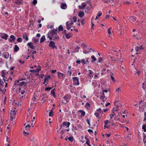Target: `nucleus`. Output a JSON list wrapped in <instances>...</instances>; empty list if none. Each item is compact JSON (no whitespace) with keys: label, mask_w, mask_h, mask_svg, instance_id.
<instances>
[{"label":"nucleus","mask_w":146,"mask_h":146,"mask_svg":"<svg viewBox=\"0 0 146 146\" xmlns=\"http://www.w3.org/2000/svg\"><path fill=\"white\" fill-rule=\"evenodd\" d=\"M57 29H54L52 31H50L47 34V37L50 40H52V37L54 35L57 34Z\"/></svg>","instance_id":"obj_1"},{"label":"nucleus","mask_w":146,"mask_h":146,"mask_svg":"<svg viewBox=\"0 0 146 146\" xmlns=\"http://www.w3.org/2000/svg\"><path fill=\"white\" fill-rule=\"evenodd\" d=\"M11 112L10 113V118L11 120L13 121V119H15V116L16 115V113L15 110H11Z\"/></svg>","instance_id":"obj_2"},{"label":"nucleus","mask_w":146,"mask_h":146,"mask_svg":"<svg viewBox=\"0 0 146 146\" xmlns=\"http://www.w3.org/2000/svg\"><path fill=\"white\" fill-rule=\"evenodd\" d=\"M72 80L75 84L77 85H78L79 84V78L78 77H74L72 78Z\"/></svg>","instance_id":"obj_3"},{"label":"nucleus","mask_w":146,"mask_h":146,"mask_svg":"<svg viewBox=\"0 0 146 146\" xmlns=\"http://www.w3.org/2000/svg\"><path fill=\"white\" fill-rule=\"evenodd\" d=\"M49 46L51 47L53 49H57V48L56 46L55 45V44L53 41H50L49 42Z\"/></svg>","instance_id":"obj_4"},{"label":"nucleus","mask_w":146,"mask_h":146,"mask_svg":"<svg viewBox=\"0 0 146 146\" xmlns=\"http://www.w3.org/2000/svg\"><path fill=\"white\" fill-rule=\"evenodd\" d=\"M70 98V96L68 95H66V96H64V100L65 101V102L63 101H62V102L63 103L66 104V103L68 102L69 101V100Z\"/></svg>","instance_id":"obj_5"},{"label":"nucleus","mask_w":146,"mask_h":146,"mask_svg":"<svg viewBox=\"0 0 146 146\" xmlns=\"http://www.w3.org/2000/svg\"><path fill=\"white\" fill-rule=\"evenodd\" d=\"M108 92L107 90H104L103 91V93L102 95L100 97V98L102 100V101L104 102V98H106V99H107V98H106V97L105 96L104 92L107 93Z\"/></svg>","instance_id":"obj_6"},{"label":"nucleus","mask_w":146,"mask_h":146,"mask_svg":"<svg viewBox=\"0 0 146 146\" xmlns=\"http://www.w3.org/2000/svg\"><path fill=\"white\" fill-rule=\"evenodd\" d=\"M0 36L2 38L5 39V40L7 39L8 35L5 33H0Z\"/></svg>","instance_id":"obj_7"},{"label":"nucleus","mask_w":146,"mask_h":146,"mask_svg":"<svg viewBox=\"0 0 146 146\" xmlns=\"http://www.w3.org/2000/svg\"><path fill=\"white\" fill-rule=\"evenodd\" d=\"M70 124V123L69 122H64L62 123V125H61V127L62 126H66V127H68Z\"/></svg>","instance_id":"obj_8"},{"label":"nucleus","mask_w":146,"mask_h":146,"mask_svg":"<svg viewBox=\"0 0 146 146\" xmlns=\"http://www.w3.org/2000/svg\"><path fill=\"white\" fill-rule=\"evenodd\" d=\"M9 54L8 52H4L2 54L3 56L5 58L7 59L9 57Z\"/></svg>","instance_id":"obj_9"},{"label":"nucleus","mask_w":146,"mask_h":146,"mask_svg":"<svg viewBox=\"0 0 146 146\" xmlns=\"http://www.w3.org/2000/svg\"><path fill=\"white\" fill-rule=\"evenodd\" d=\"M86 7V4L84 3H82L81 5H79L78 7L79 9H84Z\"/></svg>","instance_id":"obj_10"},{"label":"nucleus","mask_w":146,"mask_h":146,"mask_svg":"<svg viewBox=\"0 0 146 146\" xmlns=\"http://www.w3.org/2000/svg\"><path fill=\"white\" fill-rule=\"evenodd\" d=\"M136 19V17L134 16H131L129 19V20L131 22H135Z\"/></svg>","instance_id":"obj_11"},{"label":"nucleus","mask_w":146,"mask_h":146,"mask_svg":"<svg viewBox=\"0 0 146 146\" xmlns=\"http://www.w3.org/2000/svg\"><path fill=\"white\" fill-rule=\"evenodd\" d=\"M16 39V37L13 35L10 36L9 38V39L10 42H12L13 41Z\"/></svg>","instance_id":"obj_12"},{"label":"nucleus","mask_w":146,"mask_h":146,"mask_svg":"<svg viewBox=\"0 0 146 146\" xmlns=\"http://www.w3.org/2000/svg\"><path fill=\"white\" fill-rule=\"evenodd\" d=\"M89 71H90V72L88 75V77L91 79L93 77V76L92 75L93 72L90 70H89Z\"/></svg>","instance_id":"obj_13"},{"label":"nucleus","mask_w":146,"mask_h":146,"mask_svg":"<svg viewBox=\"0 0 146 146\" xmlns=\"http://www.w3.org/2000/svg\"><path fill=\"white\" fill-rule=\"evenodd\" d=\"M5 70H2L1 72V76L3 77V78H5V75L6 74L5 73ZM3 80L5 82H6V80L4 78H3Z\"/></svg>","instance_id":"obj_14"},{"label":"nucleus","mask_w":146,"mask_h":146,"mask_svg":"<svg viewBox=\"0 0 146 146\" xmlns=\"http://www.w3.org/2000/svg\"><path fill=\"white\" fill-rule=\"evenodd\" d=\"M67 7V6L66 3H62L61 4V8L62 9H66Z\"/></svg>","instance_id":"obj_15"},{"label":"nucleus","mask_w":146,"mask_h":146,"mask_svg":"<svg viewBox=\"0 0 146 146\" xmlns=\"http://www.w3.org/2000/svg\"><path fill=\"white\" fill-rule=\"evenodd\" d=\"M23 38L25 39L26 41H27L28 40L29 38L27 36V34L25 33L23 35Z\"/></svg>","instance_id":"obj_16"},{"label":"nucleus","mask_w":146,"mask_h":146,"mask_svg":"<svg viewBox=\"0 0 146 146\" xmlns=\"http://www.w3.org/2000/svg\"><path fill=\"white\" fill-rule=\"evenodd\" d=\"M84 15V13L83 11H80L78 14V16L80 18L83 17Z\"/></svg>","instance_id":"obj_17"},{"label":"nucleus","mask_w":146,"mask_h":146,"mask_svg":"<svg viewBox=\"0 0 146 146\" xmlns=\"http://www.w3.org/2000/svg\"><path fill=\"white\" fill-rule=\"evenodd\" d=\"M15 3L18 5H22L23 0H17L15 2Z\"/></svg>","instance_id":"obj_18"},{"label":"nucleus","mask_w":146,"mask_h":146,"mask_svg":"<svg viewBox=\"0 0 146 146\" xmlns=\"http://www.w3.org/2000/svg\"><path fill=\"white\" fill-rule=\"evenodd\" d=\"M142 48V45L140 46L139 47L137 46L135 48V50H136V52H138L139 51V50H142L143 49Z\"/></svg>","instance_id":"obj_19"},{"label":"nucleus","mask_w":146,"mask_h":146,"mask_svg":"<svg viewBox=\"0 0 146 146\" xmlns=\"http://www.w3.org/2000/svg\"><path fill=\"white\" fill-rule=\"evenodd\" d=\"M14 49V52H17L19 50V48L17 45H15V46Z\"/></svg>","instance_id":"obj_20"},{"label":"nucleus","mask_w":146,"mask_h":146,"mask_svg":"<svg viewBox=\"0 0 146 146\" xmlns=\"http://www.w3.org/2000/svg\"><path fill=\"white\" fill-rule=\"evenodd\" d=\"M27 45L32 49H34V46L33 45V44L31 42H29L27 44Z\"/></svg>","instance_id":"obj_21"},{"label":"nucleus","mask_w":146,"mask_h":146,"mask_svg":"<svg viewBox=\"0 0 146 146\" xmlns=\"http://www.w3.org/2000/svg\"><path fill=\"white\" fill-rule=\"evenodd\" d=\"M46 39L45 36L43 35L40 38V43H42Z\"/></svg>","instance_id":"obj_22"},{"label":"nucleus","mask_w":146,"mask_h":146,"mask_svg":"<svg viewBox=\"0 0 146 146\" xmlns=\"http://www.w3.org/2000/svg\"><path fill=\"white\" fill-rule=\"evenodd\" d=\"M78 111L80 113H81V115L82 116H84L85 115V112L82 110H80Z\"/></svg>","instance_id":"obj_23"},{"label":"nucleus","mask_w":146,"mask_h":146,"mask_svg":"<svg viewBox=\"0 0 146 146\" xmlns=\"http://www.w3.org/2000/svg\"><path fill=\"white\" fill-rule=\"evenodd\" d=\"M58 76L60 78H62L63 77L64 74L61 73L60 72H57Z\"/></svg>","instance_id":"obj_24"},{"label":"nucleus","mask_w":146,"mask_h":146,"mask_svg":"<svg viewBox=\"0 0 146 146\" xmlns=\"http://www.w3.org/2000/svg\"><path fill=\"white\" fill-rule=\"evenodd\" d=\"M59 39V37L57 35H54V36L52 39L54 40H58Z\"/></svg>","instance_id":"obj_25"},{"label":"nucleus","mask_w":146,"mask_h":146,"mask_svg":"<svg viewBox=\"0 0 146 146\" xmlns=\"http://www.w3.org/2000/svg\"><path fill=\"white\" fill-rule=\"evenodd\" d=\"M54 90L55 89H54L51 90L50 93L53 95V97L55 98L56 97V96L55 95Z\"/></svg>","instance_id":"obj_26"},{"label":"nucleus","mask_w":146,"mask_h":146,"mask_svg":"<svg viewBox=\"0 0 146 146\" xmlns=\"http://www.w3.org/2000/svg\"><path fill=\"white\" fill-rule=\"evenodd\" d=\"M99 14L96 16V18L95 19V20H96L97 19H98V18L101 16L102 15V13L100 11L99 12Z\"/></svg>","instance_id":"obj_27"},{"label":"nucleus","mask_w":146,"mask_h":146,"mask_svg":"<svg viewBox=\"0 0 146 146\" xmlns=\"http://www.w3.org/2000/svg\"><path fill=\"white\" fill-rule=\"evenodd\" d=\"M63 30V28L62 25H60L58 27V31H62Z\"/></svg>","instance_id":"obj_28"},{"label":"nucleus","mask_w":146,"mask_h":146,"mask_svg":"<svg viewBox=\"0 0 146 146\" xmlns=\"http://www.w3.org/2000/svg\"><path fill=\"white\" fill-rule=\"evenodd\" d=\"M27 83V82H22L20 83L19 84V85L20 87H22L23 85L26 84Z\"/></svg>","instance_id":"obj_29"},{"label":"nucleus","mask_w":146,"mask_h":146,"mask_svg":"<svg viewBox=\"0 0 146 146\" xmlns=\"http://www.w3.org/2000/svg\"><path fill=\"white\" fill-rule=\"evenodd\" d=\"M85 107L87 109H88L90 107V104L89 103H87L85 104Z\"/></svg>","instance_id":"obj_30"},{"label":"nucleus","mask_w":146,"mask_h":146,"mask_svg":"<svg viewBox=\"0 0 146 146\" xmlns=\"http://www.w3.org/2000/svg\"><path fill=\"white\" fill-rule=\"evenodd\" d=\"M65 36L67 39H69L71 37V36L70 33H67L66 34Z\"/></svg>","instance_id":"obj_31"},{"label":"nucleus","mask_w":146,"mask_h":146,"mask_svg":"<svg viewBox=\"0 0 146 146\" xmlns=\"http://www.w3.org/2000/svg\"><path fill=\"white\" fill-rule=\"evenodd\" d=\"M110 77H111V79L114 82L115 81V78H114L113 76V74L112 73H110Z\"/></svg>","instance_id":"obj_32"},{"label":"nucleus","mask_w":146,"mask_h":146,"mask_svg":"<svg viewBox=\"0 0 146 146\" xmlns=\"http://www.w3.org/2000/svg\"><path fill=\"white\" fill-rule=\"evenodd\" d=\"M91 58L92 59V60L91 61L92 62L95 61L96 60V58H95V56L94 55L92 56Z\"/></svg>","instance_id":"obj_33"},{"label":"nucleus","mask_w":146,"mask_h":146,"mask_svg":"<svg viewBox=\"0 0 146 146\" xmlns=\"http://www.w3.org/2000/svg\"><path fill=\"white\" fill-rule=\"evenodd\" d=\"M99 113L96 112L95 113H94L95 115L96 116V117L98 118H100V116L99 115Z\"/></svg>","instance_id":"obj_34"},{"label":"nucleus","mask_w":146,"mask_h":146,"mask_svg":"<svg viewBox=\"0 0 146 146\" xmlns=\"http://www.w3.org/2000/svg\"><path fill=\"white\" fill-rule=\"evenodd\" d=\"M112 112H113V114H110V118L111 119H112L113 117V116H116V114L115 113H114V112H113V110H112Z\"/></svg>","instance_id":"obj_35"},{"label":"nucleus","mask_w":146,"mask_h":146,"mask_svg":"<svg viewBox=\"0 0 146 146\" xmlns=\"http://www.w3.org/2000/svg\"><path fill=\"white\" fill-rule=\"evenodd\" d=\"M53 111L52 110H51L49 113V116L52 117L53 115Z\"/></svg>","instance_id":"obj_36"},{"label":"nucleus","mask_w":146,"mask_h":146,"mask_svg":"<svg viewBox=\"0 0 146 146\" xmlns=\"http://www.w3.org/2000/svg\"><path fill=\"white\" fill-rule=\"evenodd\" d=\"M142 128L144 132H146V124L143 125Z\"/></svg>","instance_id":"obj_37"},{"label":"nucleus","mask_w":146,"mask_h":146,"mask_svg":"<svg viewBox=\"0 0 146 146\" xmlns=\"http://www.w3.org/2000/svg\"><path fill=\"white\" fill-rule=\"evenodd\" d=\"M68 139L71 142H72L73 140V138L72 137L70 136L68 138Z\"/></svg>","instance_id":"obj_38"},{"label":"nucleus","mask_w":146,"mask_h":146,"mask_svg":"<svg viewBox=\"0 0 146 146\" xmlns=\"http://www.w3.org/2000/svg\"><path fill=\"white\" fill-rule=\"evenodd\" d=\"M22 41V39L21 38H19L17 39V41L18 42H21Z\"/></svg>","instance_id":"obj_39"},{"label":"nucleus","mask_w":146,"mask_h":146,"mask_svg":"<svg viewBox=\"0 0 146 146\" xmlns=\"http://www.w3.org/2000/svg\"><path fill=\"white\" fill-rule=\"evenodd\" d=\"M101 44L103 46H105V47H106V44L104 42V41H102L101 42Z\"/></svg>","instance_id":"obj_40"},{"label":"nucleus","mask_w":146,"mask_h":146,"mask_svg":"<svg viewBox=\"0 0 146 146\" xmlns=\"http://www.w3.org/2000/svg\"><path fill=\"white\" fill-rule=\"evenodd\" d=\"M81 62L84 65L86 63L85 60L84 59H82L81 60Z\"/></svg>","instance_id":"obj_41"},{"label":"nucleus","mask_w":146,"mask_h":146,"mask_svg":"<svg viewBox=\"0 0 146 146\" xmlns=\"http://www.w3.org/2000/svg\"><path fill=\"white\" fill-rule=\"evenodd\" d=\"M143 89L145 90L146 89V83H143Z\"/></svg>","instance_id":"obj_42"},{"label":"nucleus","mask_w":146,"mask_h":146,"mask_svg":"<svg viewBox=\"0 0 146 146\" xmlns=\"http://www.w3.org/2000/svg\"><path fill=\"white\" fill-rule=\"evenodd\" d=\"M72 19L73 20V21L74 22H75L76 21H77L76 17L75 16H74L73 17Z\"/></svg>","instance_id":"obj_43"},{"label":"nucleus","mask_w":146,"mask_h":146,"mask_svg":"<svg viewBox=\"0 0 146 146\" xmlns=\"http://www.w3.org/2000/svg\"><path fill=\"white\" fill-rule=\"evenodd\" d=\"M96 111L99 113H101L102 112V109L101 108H99L96 110Z\"/></svg>","instance_id":"obj_44"},{"label":"nucleus","mask_w":146,"mask_h":146,"mask_svg":"<svg viewBox=\"0 0 146 146\" xmlns=\"http://www.w3.org/2000/svg\"><path fill=\"white\" fill-rule=\"evenodd\" d=\"M66 131V130H62L60 132V134L61 136H62L63 134L64 133V132Z\"/></svg>","instance_id":"obj_45"},{"label":"nucleus","mask_w":146,"mask_h":146,"mask_svg":"<svg viewBox=\"0 0 146 146\" xmlns=\"http://www.w3.org/2000/svg\"><path fill=\"white\" fill-rule=\"evenodd\" d=\"M37 3V0H33V4L34 5H35Z\"/></svg>","instance_id":"obj_46"},{"label":"nucleus","mask_w":146,"mask_h":146,"mask_svg":"<svg viewBox=\"0 0 146 146\" xmlns=\"http://www.w3.org/2000/svg\"><path fill=\"white\" fill-rule=\"evenodd\" d=\"M52 87H47L45 89V90L46 91H50V90L52 89Z\"/></svg>","instance_id":"obj_47"},{"label":"nucleus","mask_w":146,"mask_h":146,"mask_svg":"<svg viewBox=\"0 0 146 146\" xmlns=\"http://www.w3.org/2000/svg\"><path fill=\"white\" fill-rule=\"evenodd\" d=\"M33 40L35 42V43H36L38 41V39H36V38H35L34 37L33 38Z\"/></svg>","instance_id":"obj_48"},{"label":"nucleus","mask_w":146,"mask_h":146,"mask_svg":"<svg viewBox=\"0 0 146 146\" xmlns=\"http://www.w3.org/2000/svg\"><path fill=\"white\" fill-rule=\"evenodd\" d=\"M81 23L82 25H84L85 23V20L84 19H82L81 21Z\"/></svg>","instance_id":"obj_49"},{"label":"nucleus","mask_w":146,"mask_h":146,"mask_svg":"<svg viewBox=\"0 0 146 146\" xmlns=\"http://www.w3.org/2000/svg\"><path fill=\"white\" fill-rule=\"evenodd\" d=\"M109 121L108 120H106L105 121H104V124L105 125L107 124L108 123H109Z\"/></svg>","instance_id":"obj_50"},{"label":"nucleus","mask_w":146,"mask_h":146,"mask_svg":"<svg viewBox=\"0 0 146 146\" xmlns=\"http://www.w3.org/2000/svg\"><path fill=\"white\" fill-rule=\"evenodd\" d=\"M109 127V126L107 125V124L104 125V129H105L106 128L108 129Z\"/></svg>","instance_id":"obj_51"},{"label":"nucleus","mask_w":146,"mask_h":146,"mask_svg":"<svg viewBox=\"0 0 146 146\" xmlns=\"http://www.w3.org/2000/svg\"><path fill=\"white\" fill-rule=\"evenodd\" d=\"M86 121H87L88 124L90 126V120L89 119H87L86 120Z\"/></svg>","instance_id":"obj_52"},{"label":"nucleus","mask_w":146,"mask_h":146,"mask_svg":"<svg viewBox=\"0 0 146 146\" xmlns=\"http://www.w3.org/2000/svg\"><path fill=\"white\" fill-rule=\"evenodd\" d=\"M66 28L67 30H69L70 29V25L66 26Z\"/></svg>","instance_id":"obj_53"},{"label":"nucleus","mask_w":146,"mask_h":146,"mask_svg":"<svg viewBox=\"0 0 146 146\" xmlns=\"http://www.w3.org/2000/svg\"><path fill=\"white\" fill-rule=\"evenodd\" d=\"M108 33L109 34H111V32L110 31V28H109L108 29Z\"/></svg>","instance_id":"obj_54"},{"label":"nucleus","mask_w":146,"mask_h":146,"mask_svg":"<svg viewBox=\"0 0 146 146\" xmlns=\"http://www.w3.org/2000/svg\"><path fill=\"white\" fill-rule=\"evenodd\" d=\"M103 60V59L102 57L98 59V62H100Z\"/></svg>","instance_id":"obj_55"},{"label":"nucleus","mask_w":146,"mask_h":146,"mask_svg":"<svg viewBox=\"0 0 146 146\" xmlns=\"http://www.w3.org/2000/svg\"><path fill=\"white\" fill-rule=\"evenodd\" d=\"M29 127H31V126L29 124H28L25 127V129H26V130L27 129V128Z\"/></svg>","instance_id":"obj_56"},{"label":"nucleus","mask_w":146,"mask_h":146,"mask_svg":"<svg viewBox=\"0 0 146 146\" xmlns=\"http://www.w3.org/2000/svg\"><path fill=\"white\" fill-rule=\"evenodd\" d=\"M19 80H18L17 81H15V85H19V84H17V82L19 83Z\"/></svg>","instance_id":"obj_57"},{"label":"nucleus","mask_w":146,"mask_h":146,"mask_svg":"<svg viewBox=\"0 0 146 146\" xmlns=\"http://www.w3.org/2000/svg\"><path fill=\"white\" fill-rule=\"evenodd\" d=\"M105 135L107 137H109L110 136V134H105Z\"/></svg>","instance_id":"obj_58"},{"label":"nucleus","mask_w":146,"mask_h":146,"mask_svg":"<svg viewBox=\"0 0 146 146\" xmlns=\"http://www.w3.org/2000/svg\"><path fill=\"white\" fill-rule=\"evenodd\" d=\"M68 73L69 74L70 76L72 74L71 71L70 70H68Z\"/></svg>","instance_id":"obj_59"},{"label":"nucleus","mask_w":146,"mask_h":146,"mask_svg":"<svg viewBox=\"0 0 146 146\" xmlns=\"http://www.w3.org/2000/svg\"><path fill=\"white\" fill-rule=\"evenodd\" d=\"M88 131L90 133L91 132L93 133V131L92 130L90 129H89L88 130Z\"/></svg>","instance_id":"obj_60"},{"label":"nucleus","mask_w":146,"mask_h":146,"mask_svg":"<svg viewBox=\"0 0 146 146\" xmlns=\"http://www.w3.org/2000/svg\"><path fill=\"white\" fill-rule=\"evenodd\" d=\"M19 62L21 64H23L24 62V61L22 62L21 60H19Z\"/></svg>","instance_id":"obj_61"},{"label":"nucleus","mask_w":146,"mask_h":146,"mask_svg":"<svg viewBox=\"0 0 146 146\" xmlns=\"http://www.w3.org/2000/svg\"><path fill=\"white\" fill-rule=\"evenodd\" d=\"M144 115H145V118L144 119V121H145L146 120V112H145L144 113Z\"/></svg>","instance_id":"obj_62"},{"label":"nucleus","mask_w":146,"mask_h":146,"mask_svg":"<svg viewBox=\"0 0 146 146\" xmlns=\"http://www.w3.org/2000/svg\"><path fill=\"white\" fill-rule=\"evenodd\" d=\"M31 141H33L34 140V136L32 137V138L30 139Z\"/></svg>","instance_id":"obj_63"},{"label":"nucleus","mask_w":146,"mask_h":146,"mask_svg":"<svg viewBox=\"0 0 146 146\" xmlns=\"http://www.w3.org/2000/svg\"><path fill=\"white\" fill-rule=\"evenodd\" d=\"M81 62V61L80 60H77L76 61V63L78 64H80Z\"/></svg>","instance_id":"obj_64"}]
</instances>
